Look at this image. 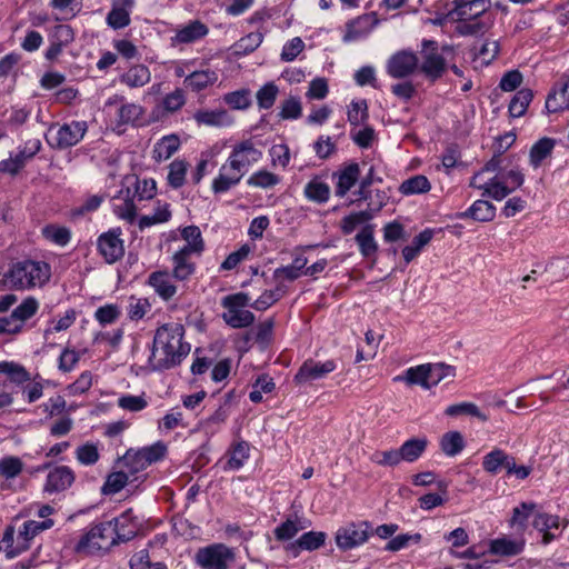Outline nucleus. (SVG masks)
<instances>
[{
    "mask_svg": "<svg viewBox=\"0 0 569 569\" xmlns=\"http://www.w3.org/2000/svg\"><path fill=\"white\" fill-rule=\"evenodd\" d=\"M184 328L171 322L159 327L153 337L149 362L154 370H166L178 366L190 352V345L183 341Z\"/></svg>",
    "mask_w": 569,
    "mask_h": 569,
    "instance_id": "f257e3e1",
    "label": "nucleus"
},
{
    "mask_svg": "<svg viewBox=\"0 0 569 569\" xmlns=\"http://www.w3.org/2000/svg\"><path fill=\"white\" fill-rule=\"evenodd\" d=\"M262 158L251 140H243L233 146L227 161L220 167L219 174L213 179V193H224L240 183L242 177Z\"/></svg>",
    "mask_w": 569,
    "mask_h": 569,
    "instance_id": "f03ea898",
    "label": "nucleus"
},
{
    "mask_svg": "<svg viewBox=\"0 0 569 569\" xmlns=\"http://www.w3.org/2000/svg\"><path fill=\"white\" fill-rule=\"evenodd\" d=\"M51 277V268L44 261L24 259L0 271V287L26 290L42 287Z\"/></svg>",
    "mask_w": 569,
    "mask_h": 569,
    "instance_id": "7ed1b4c3",
    "label": "nucleus"
},
{
    "mask_svg": "<svg viewBox=\"0 0 569 569\" xmlns=\"http://www.w3.org/2000/svg\"><path fill=\"white\" fill-rule=\"evenodd\" d=\"M480 173L470 180V187L482 190V196L500 201L522 186L525 177L519 168L495 174L485 182H479Z\"/></svg>",
    "mask_w": 569,
    "mask_h": 569,
    "instance_id": "20e7f679",
    "label": "nucleus"
},
{
    "mask_svg": "<svg viewBox=\"0 0 569 569\" xmlns=\"http://www.w3.org/2000/svg\"><path fill=\"white\" fill-rule=\"evenodd\" d=\"M118 545L117 533L111 522H99L93 525L78 541L74 550L81 555H96L100 551H108Z\"/></svg>",
    "mask_w": 569,
    "mask_h": 569,
    "instance_id": "39448f33",
    "label": "nucleus"
},
{
    "mask_svg": "<svg viewBox=\"0 0 569 569\" xmlns=\"http://www.w3.org/2000/svg\"><path fill=\"white\" fill-rule=\"evenodd\" d=\"M221 306L226 309L222 319L231 328H247L254 322V315L244 308L250 306L248 293L238 292L222 298Z\"/></svg>",
    "mask_w": 569,
    "mask_h": 569,
    "instance_id": "423d86ee",
    "label": "nucleus"
},
{
    "mask_svg": "<svg viewBox=\"0 0 569 569\" xmlns=\"http://www.w3.org/2000/svg\"><path fill=\"white\" fill-rule=\"evenodd\" d=\"M166 451V446L160 441L138 450L129 449L122 458V463L128 473L134 476L162 459Z\"/></svg>",
    "mask_w": 569,
    "mask_h": 569,
    "instance_id": "0eeeda50",
    "label": "nucleus"
},
{
    "mask_svg": "<svg viewBox=\"0 0 569 569\" xmlns=\"http://www.w3.org/2000/svg\"><path fill=\"white\" fill-rule=\"evenodd\" d=\"M420 54V71L425 77L431 82L440 79L447 69V63L443 54L439 52L438 42L435 40H422Z\"/></svg>",
    "mask_w": 569,
    "mask_h": 569,
    "instance_id": "6e6552de",
    "label": "nucleus"
},
{
    "mask_svg": "<svg viewBox=\"0 0 569 569\" xmlns=\"http://www.w3.org/2000/svg\"><path fill=\"white\" fill-rule=\"evenodd\" d=\"M194 560L202 569H228L234 561V552L223 543H213L200 548Z\"/></svg>",
    "mask_w": 569,
    "mask_h": 569,
    "instance_id": "1a4fd4ad",
    "label": "nucleus"
},
{
    "mask_svg": "<svg viewBox=\"0 0 569 569\" xmlns=\"http://www.w3.org/2000/svg\"><path fill=\"white\" fill-rule=\"evenodd\" d=\"M371 533H373V529L370 522H351L338 529L336 543L341 550H350L363 545Z\"/></svg>",
    "mask_w": 569,
    "mask_h": 569,
    "instance_id": "9d476101",
    "label": "nucleus"
},
{
    "mask_svg": "<svg viewBox=\"0 0 569 569\" xmlns=\"http://www.w3.org/2000/svg\"><path fill=\"white\" fill-rule=\"evenodd\" d=\"M337 369L335 360L329 359L323 362L313 359H307L293 377L297 385H311L317 380L326 378Z\"/></svg>",
    "mask_w": 569,
    "mask_h": 569,
    "instance_id": "9b49d317",
    "label": "nucleus"
},
{
    "mask_svg": "<svg viewBox=\"0 0 569 569\" xmlns=\"http://www.w3.org/2000/svg\"><path fill=\"white\" fill-rule=\"evenodd\" d=\"M88 131L86 121L73 120L59 126L54 136V147L57 149H68L78 144Z\"/></svg>",
    "mask_w": 569,
    "mask_h": 569,
    "instance_id": "f8f14e48",
    "label": "nucleus"
},
{
    "mask_svg": "<svg viewBox=\"0 0 569 569\" xmlns=\"http://www.w3.org/2000/svg\"><path fill=\"white\" fill-rule=\"evenodd\" d=\"M418 57L407 50L392 54L387 62V72L395 79H402L412 74L419 67Z\"/></svg>",
    "mask_w": 569,
    "mask_h": 569,
    "instance_id": "ddd939ff",
    "label": "nucleus"
},
{
    "mask_svg": "<svg viewBox=\"0 0 569 569\" xmlns=\"http://www.w3.org/2000/svg\"><path fill=\"white\" fill-rule=\"evenodd\" d=\"M489 7L490 0H455L450 16L456 20L489 19L486 14Z\"/></svg>",
    "mask_w": 569,
    "mask_h": 569,
    "instance_id": "4468645a",
    "label": "nucleus"
},
{
    "mask_svg": "<svg viewBox=\"0 0 569 569\" xmlns=\"http://www.w3.org/2000/svg\"><path fill=\"white\" fill-rule=\"evenodd\" d=\"M97 247L99 253L109 264L117 262L124 254L123 241L120 239V233L114 230L100 234Z\"/></svg>",
    "mask_w": 569,
    "mask_h": 569,
    "instance_id": "2eb2a0df",
    "label": "nucleus"
},
{
    "mask_svg": "<svg viewBox=\"0 0 569 569\" xmlns=\"http://www.w3.org/2000/svg\"><path fill=\"white\" fill-rule=\"evenodd\" d=\"M378 24L375 13H366L352 19L346 23V32L343 34L345 42H353L367 37Z\"/></svg>",
    "mask_w": 569,
    "mask_h": 569,
    "instance_id": "dca6fc26",
    "label": "nucleus"
},
{
    "mask_svg": "<svg viewBox=\"0 0 569 569\" xmlns=\"http://www.w3.org/2000/svg\"><path fill=\"white\" fill-rule=\"evenodd\" d=\"M109 522H111V527L114 528L118 543L133 539L140 528V522L134 517L131 509L126 510L119 517L110 520Z\"/></svg>",
    "mask_w": 569,
    "mask_h": 569,
    "instance_id": "f3484780",
    "label": "nucleus"
},
{
    "mask_svg": "<svg viewBox=\"0 0 569 569\" xmlns=\"http://www.w3.org/2000/svg\"><path fill=\"white\" fill-rule=\"evenodd\" d=\"M133 7L134 0H112L111 10L106 18L107 24L114 30L128 27Z\"/></svg>",
    "mask_w": 569,
    "mask_h": 569,
    "instance_id": "a211bd4d",
    "label": "nucleus"
},
{
    "mask_svg": "<svg viewBox=\"0 0 569 569\" xmlns=\"http://www.w3.org/2000/svg\"><path fill=\"white\" fill-rule=\"evenodd\" d=\"M209 32L208 27L199 20L190 21L188 24L178 29L176 34L171 38V44H189L196 42Z\"/></svg>",
    "mask_w": 569,
    "mask_h": 569,
    "instance_id": "6ab92c4d",
    "label": "nucleus"
},
{
    "mask_svg": "<svg viewBox=\"0 0 569 569\" xmlns=\"http://www.w3.org/2000/svg\"><path fill=\"white\" fill-rule=\"evenodd\" d=\"M74 481L73 471L67 466H59L51 470L47 476L44 491L60 492L68 489Z\"/></svg>",
    "mask_w": 569,
    "mask_h": 569,
    "instance_id": "aec40b11",
    "label": "nucleus"
},
{
    "mask_svg": "<svg viewBox=\"0 0 569 569\" xmlns=\"http://www.w3.org/2000/svg\"><path fill=\"white\" fill-rule=\"evenodd\" d=\"M219 79V74L212 69H201L192 71L190 74L184 77L183 84L187 89L192 92H200L216 84Z\"/></svg>",
    "mask_w": 569,
    "mask_h": 569,
    "instance_id": "412c9836",
    "label": "nucleus"
},
{
    "mask_svg": "<svg viewBox=\"0 0 569 569\" xmlns=\"http://www.w3.org/2000/svg\"><path fill=\"white\" fill-rule=\"evenodd\" d=\"M181 237L184 240L183 247L178 251L187 256H200L204 250V242L201 231L197 226H188L181 230Z\"/></svg>",
    "mask_w": 569,
    "mask_h": 569,
    "instance_id": "4be33fe9",
    "label": "nucleus"
},
{
    "mask_svg": "<svg viewBox=\"0 0 569 569\" xmlns=\"http://www.w3.org/2000/svg\"><path fill=\"white\" fill-rule=\"evenodd\" d=\"M148 283L163 300L171 299L177 293L171 276L167 271H154L150 273Z\"/></svg>",
    "mask_w": 569,
    "mask_h": 569,
    "instance_id": "5701e85b",
    "label": "nucleus"
},
{
    "mask_svg": "<svg viewBox=\"0 0 569 569\" xmlns=\"http://www.w3.org/2000/svg\"><path fill=\"white\" fill-rule=\"evenodd\" d=\"M360 176L358 163H350L341 171L335 174L337 177L336 196L345 197L347 192L356 184Z\"/></svg>",
    "mask_w": 569,
    "mask_h": 569,
    "instance_id": "b1692460",
    "label": "nucleus"
},
{
    "mask_svg": "<svg viewBox=\"0 0 569 569\" xmlns=\"http://www.w3.org/2000/svg\"><path fill=\"white\" fill-rule=\"evenodd\" d=\"M53 40L46 51L48 60H54L62 51V48L73 40V31L69 26L60 24L54 28Z\"/></svg>",
    "mask_w": 569,
    "mask_h": 569,
    "instance_id": "393cba45",
    "label": "nucleus"
},
{
    "mask_svg": "<svg viewBox=\"0 0 569 569\" xmlns=\"http://www.w3.org/2000/svg\"><path fill=\"white\" fill-rule=\"evenodd\" d=\"M562 79L563 82L560 84L559 90H553L547 97L546 109L548 112L569 110V74Z\"/></svg>",
    "mask_w": 569,
    "mask_h": 569,
    "instance_id": "a878e982",
    "label": "nucleus"
},
{
    "mask_svg": "<svg viewBox=\"0 0 569 569\" xmlns=\"http://www.w3.org/2000/svg\"><path fill=\"white\" fill-rule=\"evenodd\" d=\"M495 217L496 207L487 200H477L468 210L458 213V218L460 219L471 218L480 222L491 221Z\"/></svg>",
    "mask_w": 569,
    "mask_h": 569,
    "instance_id": "bb28decb",
    "label": "nucleus"
},
{
    "mask_svg": "<svg viewBox=\"0 0 569 569\" xmlns=\"http://www.w3.org/2000/svg\"><path fill=\"white\" fill-rule=\"evenodd\" d=\"M523 548V540H516L502 537L490 541L489 552L497 556L512 557L521 553Z\"/></svg>",
    "mask_w": 569,
    "mask_h": 569,
    "instance_id": "cd10ccee",
    "label": "nucleus"
},
{
    "mask_svg": "<svg viewBox=\"0 0 569 569\" xmlns=\"http://www.w3.org/2000/svg\"><path fill=\"white\" fill-rule=\"evenodd\" d=\"M556 146L552 138L539 139L530 149L529 163L533 169H538L546 159L550 158Z\"/></svg>",
    "mask_w": 569,
    "mask_h": 569,
    "instance_id": "c85d7f7f",
    "label": "nucleus"
},
{
    "mask_svg": "<svg viewBox=\"0 0 569 569\" xmlns=\"http://www.w3.org/2000/svg\"><path fill=\"white\" fill-rule=\"evenodd\" d=\"M151 79L150 70L144 64H134L130 67L121 77L120 82L129 88H140L146 86Z\"/></svg>",
    "mask_w": 569,
    "mask_h": 569,
    "instance_id": "c756f323",
    "label": "nucleus"
},
{
    "mask_svg": "<svg viewBox=\"0 0 569 569\" xmlns=\"http://www.w3.org/2000/svg\"><path fill=\"white\" fill-rule=\"evenodd\" d=\"M428 446L427 438H411L405 441L399 448V455L402 461L415 462L426 451Z\"/></svg>",
    "mask_w": 569,
    "mask_h": 569,
    "instance_id": "7c9ffc66",
    "label": "nucleus"
},
{
    "mask_svg": "<svg viewBox=\"0 0 569 569\" xmlns=\"http://www.w3.org/2000/svg\"><path fill=\"white\" fill-rule=\"evenodd\" d=\"M229 417V409L220 406L211 416L199 422V429L207 436L217 433Z\"/></svg>",
    "mask_w": 569,
    "mask_h": 569,
    "instance_id": "2f4dec72",
    "label": "nucleus"
},
{
    "mask_svg": "<svg viewBox=\"0 0 569 569\" xmlns=\"http://www.w3.org/2000/svg\"><path fill=\"white\" fill-rule=\"evenodd\" d=\"M456 32L460 36H481L491 26L490 19L457 20Z\"/></svg>",
    "mask_w": 569,
    "mask_h": 569,
    "instance_id": "473e14b6",
    "label": "nucleus"
},
{
    "mask_svg": "<svg viewBox=\"0 0 569 569\" xmlns=\"http://www.w3.org/2000/svg\"><path fill=\"white\" fill-rule=\"evenodd\" d=\"M172 277L179 281L187 280L196 270L194 262L191 261V256L183 254L177 251L172 257Z\"/></svg>",
    "mask_w": 569,
    "mask_h": 569,
    "instance_id": "72a5a7b5",
    "label": "nucleus"
},
{
    "mask_svg": "<svg viewBox=\"0 0 569 569\" xmlns=\"http://www.w3.org/2000/svg\"><path fill=\"white\" fill-rule=\"evenodd\" d=\"M180 147V139L176 134L161 138L153 148V158L157 161L167 160L172 157Z\"/></svg>",
    "mask_w": 569,
    "mask_h": 569,
    "instance_id": "f704fd0d",
    "label": "nucleus"
},
{
    "mask_svg": "<svg viewBox=\"0 0 569 569\" xmlns=\"http://www.w3.org/2000/svg\"><path fill=\"white\" fill-rule=\"evenodd\" d=\"M194 120L199 126L221 127L229 123V117L226 110H198Z\"/></svg>",
    "mask_w": 569,
    "mask_h": 569,
    "instance_id": "c9c22d12",
    "label": "nucleus"
},
{
    "mask_svg": "<svg viewBox=\"0 0 569 569\" xmlns=\"http://www.w3.org/2000/svg\"><path fill=\"white\" fill-rule=\"evenodd\" d=\"M433 233L432 229H425L413 238L411 244L406 246L402 249V256L406 263H409L419 254L421 249L431 241Z\"/></svg>",
    "mask_w": 569,
    "mask_h": 569,
    "instance_id": "e433bc0d",
    "label": "nucleus"
},
{
    "mask_svg": "<svg viewBox=\"0 0 569 569\" xmlns=\"http://www.w3.org/2000/svg\"><path fill=\"white\" fill-rule=\"evenodd\" d=\"M326 540V533L322 531H309L291 543L289 549L316 550L320 548Z\"/></svg>",
    "mask_w": 569,
    "mask_h": 569,
    "instance_id": "4c0bfd02",
    "label": "nucleus"
},
{
    "mask_svg": "<svg viewBox=\"0 0 569 569\" xmlns=\"http://www.w3.org/2000/svg\"><path fill=\"white\" fill-rule=\"evenodd\" d=\"M533 93L530 89H521L517 91L509 103V113L513 118L523 116L527 111L528 106L532 101Z\"/></svg>",
    "mask_w": 569,
    "mask_h": 569,
    "instance_id": "58836bf2",
    "label": "nucleus"
},
{
    "mask_svg": "<svg viewBox=\"0 0 569 569\" xmlns=\"http://www.w3.org/2000/svg\"><path fill=\"white\" fill-rule=\"evenodd\" d=\"M249 452L250 445L247 441L240 440L233 443L230 449V457L227 462L228 468L231 470H239L242 468L249 458Z\"/></svg>",
    "mask_w": 569,
    "mask_h": 569,
    "instance_id": "ea45409f",
    "label": "nucleus"
},
{
    "mask_svg": "<svg viewBox=\"0 0 569 569\" xmlns=\"http://www.w3.org/2000/svg\"><path fill=\"white\" fill-rule=\"evenodd\" d=\"M305 196L315 202H327L330 197V187L318 179H312L305 187Z\"/></svg>",
    "mask_w": 569,
    "mask_h": 569,
    "instance_id": "a19ab883",
    "label": "nucleus"
},
{
    "mask_svg": "<svg viewBox=\"0 0 569 569\" xmlns=\"http://www.w3.org/2000/svg\"><path fill=\"white\" fill-rule=\"evenodd\" d=\"M356 241L359 246L360 252L365 257H371L378 250V246L373 237V227L370 224L361 229V231L356 236Z\"/></svg>",
    "mask_w": 569,
    "mask_h": 569,
    "instance_id": "79ce46f5",
    "label": "nucleus"
},
{
    "mask_svg": "<svg viewBox=\"0 0 569 569\" xmlns=\"http://www.w3.org/2000/svg\"><path fill=\"white\" fill-rule=\"evenodd\" d=\"M536 507L537 505L533 502H521L519 506L513 508L510 526L517 527L520 532H523L527 528V521L536 510Z\"/></svg>",
    "mask_w": 569,
    "mask_h": 569,
    "instance_id": "37998d69",
    "label": "nucleus"
},
{
    "mask_svg": "<svg viewBox=\"0 0 569 569\" xmlns=\"http://www.w3.org/2000/svg\"><path fill=\"white\" fill-rule=\"evenodd\" d=\"M431 186L427 177L422 174H417L405 180L400 184L399 191L405 196H410L428 192Z\"/></svg>",
    "mask_w": 569,
    "mask_h": 569,
    "instance_id": "c03bdc74",
    "label": "nucleus"
},
{
    "mask_svg": "<svg viewBox=\"0 0 569 569\" xmlns=\"http://www.w3.org/2000/svg\"><path fill=\"white\" fill-rule=\"evenodd\" d=\"M440 447L447 456L453 457L462 451L465 441L460 432L450 431L442 436Z\"/></svg>",
    "mask_w": 569,
    "mask_h": 569,
    "instance_id": "a18cd8bd",
    "label": "nucleus"
},
{
    "mask_svg": "<svg viewBox=\"0 0 569 569\" xmlns=\"http://www.w3.org/2000/svg\"><path fill=\"white\" fill-rule=\"evenodd\" d=\"M43 237L54 244L64 247L71 239V231L67 227L48 224L42 229Z\"/></svg>",
    "mask_w": 569,
    "mask_h": 569,
    "instance_id": "49530a36",
    "label": "nucleus"
},
{
    "mask_svg": "<svg viewBox=\"0 0 569 569\" xmlns=\"http://www.w3.org/2000/svg\"><path fill=\"white\" fill-rule=\"evenodd\" d=\"M144 109L137 103H123L118 110L119 124H136L143 116Z\"/></svg>",
    "mask_w": 569,
    "mask_h": 569,
    "instance_id": "de8ad7c7",
    "label": "nucleus"
},
{
    "mask_svg": "<svg viewBox=\"0 0 569 569\" xmlns=\"http://www.w3.org/2000/svg\"><path fill=\"white\" fill-rule=\"evenodd\" d=\"M24 463L19 457L6 456L0 459V477L10 480L18 477L23 470Z\"/></svg>",
    "mask_w": 569,
    "mask_h": 569,
    "instance_id": "09e8293b",
    "label": "nucleus"
},
{
    "mask_svg": "<svg viewBox=\"0 0 569 569\" xmlns=\"http://www.w3.org/2000/svg\"><path fill=\"white\" fill-rule=\"evenodd\" d=\"M395 380H402V377L398 376L395 378ZM403 380H406L409 385H420L425 389H429L428 363L409 368L406 371Z\"/></svg>",
    "mask_w": 569,
    "mask_h": 569,
    "instance_id": "8fccbe9b",
    "label": "nucleus"
},
{
    "mask_svg": "<svg viewBox=\"0 0 569 569\" xmlns=\"http://www.w3.org/2000/svg\"><path fill=\"white\" fill-rule=\"evenodd\" d=\"M53 526V521L51 519H47L43 521L29 520L23 523L22 529L19 532V540H22L24 545L28 543L30 539H32L37 533L49 529Z\"/></svg>",
    "mask_w": 569,
    "mask_h": 569,
    "instance_id": "3c124183",
    "label": "nucleus"
},
{
    "mask_svg": "<svg viewBox=\"0 0 569 569\" xmlns=\"http://www.w3.org/2000/svg\"><path fill=\"white\" fill-rule=\"evenodd\" d=\"M279 182L280 177L267 170H258L247 180L248 186L262 189L272 188Z\"/></svg>",
    "mask_w": 569,
    "mask_h": 569,
    "instance_id": "603ef678",
    "label": "nucleus"
},
{
    "mask_svg": "<svg viewBox=\"0 0 569 569\" xmlns=\"http://www.w3.org/2000/svg\"><path fill=\"white\" fill-rule=\"evenodd\" d=\"M188 170V163L184 160H174L169 164L168 183L173 188L178 189L183 186L186 173Z\"/></svg>",
    "mask_w": 569,
    "mask_h": 569,
    "instance_id": "864d4df0",
    "label": "nucleus"
},
{
    "mask_svg": "<svg viewBox=\"0 0 569 569\" xmlns=\"http://www.w3.org/2000/svg\"><path fill=\"white\" fill-rule=\"evenodd\" d=\"M120 308L113 303L101 306L94 312V319L101 327L114 323L120 318Z\"/></svg>",
    "mask_w": 569,
    "mask_h": 569,
    "instance_id": "5fc2aeb1",
    "label": "nucleus"
},
{
    "mask_svg": "<svg viewBox=\"0 0 569 569\" xmlns=\"http://www.w3.org/2000/svg\"><path fill=\"white\" fill-rule=\"evenodd\" d=\"M455 376V368L445 363H428L429 389L446 378Z\"/></svg>",
    "mask_w": 569,
    "mask_h": 569,
    "instance_id": "6e6d98bb",
    "label": "nucleus"
},
{
    "mask_svg": "<svg viewBox=\"0 0 569 569\" xmlns=\"http://www.w3.org/2000/svg\"><path fill=\"white\" fill-rule=\"evenodd\" d=\"M446 415L451 416V417H456V416H460V415H469V416L477 417L478 419H480L482 421L488 420V417L485 413H482L479 410V408L472 402H461V403L451 405L446 409Z\"/></svg>",
    "mask_w": 569,
    "mask_h": 569,
    "instance_id": "4d7b16f0",
    "label": "nucleus"
},
{
    "mask_svg": "<svg viewBox=\"0 0 569 569\" xmlns=\"http://www.w3.org/2000/svg\"><path fill=\"white\" fill-rule=\"evenodd\" d=\"M278 87L273 82H268L261 87L257 94V103L261 109H270L278 96Z\"/></svg>",
    "mask_w": 569,
    "mask_h": 569,
    "instance_id": "13d9d810",
    "label": "nucleus"
},
{
    "mask_svg": "<svg viewBox=\"0 0 569 569\" xmlns=\"http://www.w3.org/2000/svg\"><path fill=\"white\" fill-rule=\"evenodd\" d=\"M129 476L130 475L126 471L110 473L103 485V492L107 495L118 493L127 485Z\"/></svg>",
    "mask_w": 569,
    "mask_h": 569,
    "instance_id": "bf43d9fd",
    "label": "nucleus"
},
{
    "mask_svg": "<svg viewBox=\"0 0 569 569\" xmlns=\"http://www.w3.org/2000/svg\"><path fill=\"white\" fill-rule=\"evenodd\" d=\"M0 373L7 375L10 380L16 383H23L30 380V376L27 370L22 366L13 362H0Z\"/></svg>",
    "mask_w": 569,
    "mask_h": 569,
    "instance_id": "052dcab7",
    "label": "nucleus"
},
{
    "mask_svg": "<svg viewBox=\"0 0 569 569\" xmlns=\"http://www.w3.org/2000/svg\"><path fill=\"white\" fill-rule=\"evenodd\" d=\"M348 121L351 126H359L368 119V106L366 100L352 101L348 109Z\"/></svg>",
    "mask_w": 569,
    "mask_h": 569,
    "instance_id": "680f3d73",
    "label": "nucleus"
},
{
    "mask_svg": "<svg viewBox=\"0 0 569 569\" xmlns=\"http://www.w3.org/2000/svg\"><path fill=\"white\" fill-rule=\"evenodd\" d=\"M186 104V93L182 89L177 88L172 92L166 94L162 100L163 110L167 113H174Z\"/></svg>",
    "mask_w": 569,
    "mask_h": 569,
    "instance_id": "e2e57ef3",
    "label": "nucleus"
},
{
    "mask_svg": "<svg viewBox=\"0 0 569 569\" xmlns=\"http://www.w3.org/2000/svg\"><path fill=\"white\" fill-rule=\"evenodd\" d=\"M506 452L501 449L495 448L487 453L482 459V468L489 473H497L502 468Z\"/></svg>",
    "mask_w": 569,
    "mask_h": 569,
    "instance_id": "0e129e2a",
    "label": "nucleus"
},
{
    "mask_svg": "<svg viewBox=\"0 0 569 569\" xmlns=\"http://www.w3.org/2000/svg\"><path fill=\"white\" fill-rule=\"evenodd\" d=\"M263 40V34L261 32H251L244 37H242L236 43L237 53L248 54L253 52Z\"/></svg>",
    "mask_w": 569,
    "mask_h": 569,
    "instance_id": "69168bd1",
    "label": "nucleus"
},
{
    "mask_svg": "<svg viewBox=\"0 0 569 569\" xmlns=\"http://www.w3.org/2000/svg\"><path fill=\"white\" fill-rule=\"evenodd\" d=\"M77 460L84 466L94 465L99 460V451L96 445L87 442L76 450Z\"/></svg>",
    "mask_w": 569,
    "mask_h": 569,
    "instance_id": "338daca9",
    "label": "nucleus"
},
{
    "mask_svg": "<svg viewBox=\"0 0 569 569\" xmlns=\"http://www.w3.org/2000/svg\"><path fill=\"white\" fill-rule=\"evenodd\" d=\"M130 567L131 569H168L163 563H151L149 552L144 549L131 557Z\"/></svg>",
    "mask_w": 569,
    "mask_h": 569,
    "instance_id": "774afa93",
    "label": "nucleus"
}]
</instances>
